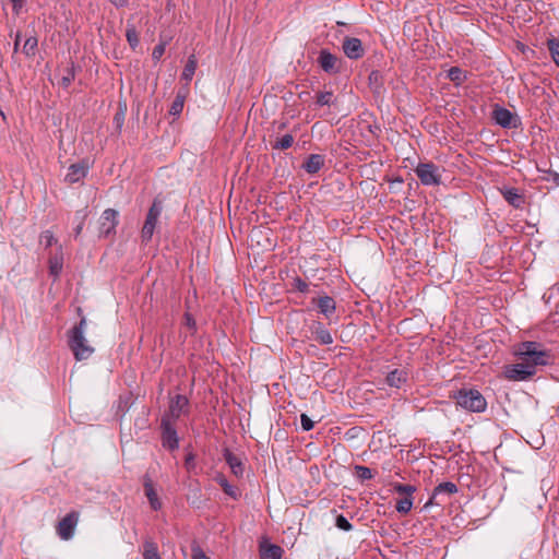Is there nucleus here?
Wrapping results in <instances>:
<instances>
[{
    "instance_id": "49530a36",
    "label": "nucleus",
    "mask_w": 559,
    "mask_h": 559,
    "mask_svg": "<svg viewBox=\"0 0 559 559\" xmlns=\"http://www.w3.org/2000/svg\"><path fill=\"white\" fill-rule=\"evenodd\" d=\"M192 559H210V558L203 552V550L198 545H193L192 546Z\"/></svg>"
},
{
    "instance_id": "423d86ee",
    "label": "nucleus",
    "mask_w": 559,
    "mask_h": 559,
    "mask_svg": "<svg viewBox=\"0 0 559 559\" xmlns=\"http://www.w3.org/2000/svg\"><path fill=\"white\" fill-rule=\"evenodd\" d=\"M160 441L164 449L174 452L179 449V436L176 429V423L169 419H160Z\"/></svg>"
},
{
    "instance_id": "f8f14e48",
    "label": "nucleus",
    "mask_w": 559,
    "mask_h": 559,
    "mask_svg": "<svg viewBox=\"0 0 559 559\" xmlns=\"http://www.w3.org/2000/svg\"><path fill=\"white\" fill-rule=\"evenodd\" d=\"M342 48L345 56L353 60L360 59L365 55L362 43L359 38L356 37H345Z\"/></svg>"
},
{
    "instance_id": "c756f323",
    "label": "nucleus",
    "mask_w": 559,
    "mask_h": 559,
    "mask_svg": "<svg viewBox=\"0 0 559 559\" xmlns=\"http://www.w3.org/2000/svg\"><path fill=\"white\" fill-rule=\"evenodd\" d=\"M37 46H38V39L36 36H29L28 38H26L25 43H24V46H23V53L26 56V57H34L36 55V51H37Z\"/></svg>"
},
{
    "instance_id": "09e8293b",
    "label": "nucleus",
    "mask_w": 559,
    "mask_h": 559,
    "mask_svg": "<svg viewBox=\"0 0 559 559\" xmlns=\"http://www.w3.org/2000/svg\"><path fill=\"white\" fill-rule=\"evenodd\" d=\"M115 7L117 8H121L123 7L127 1L126 0H109Z\"/></svg>"
},
{
    "instance_id": "f704fd0d",
    "label": "nucleus",
    "mask_w": 559,
    "mask_h": 559,
    "mask_svg": "<svg viewBox=\"0 0 559 559\" xmlns=\"http://www.w3.org/2000/svg\"><path fill=\"white\" fill-rule=\"evenodd\" d=\"M127 106L123 105V107L120 105L119 110L114 117L112 123L117 131H120L123 122H124V116H126Z\"/></svg>"
},
{
    "instance_id": "dca6fc26",
    "label": "nucleus",
    "mask_w": 559,
    "mask_h": 559,
    "mask_svg": "<svg viewBox=\"0 0 559 559\" xmlns=\"http://www.w3.org/2000/svg\"><path fill=\"white\" fill-rule=\"evenodd\" d=\"M312 302L317 305L320 313H322L328 319H330L336 311L335 300L328 295L321 296L319 298H312Z\"/></svg>"
},
{
    "instance_id": "f03ea898",
    "label": "nucleus",
    "mask_w": 559,
    "mask_h": 559,
    "mask_svg": "<svg viewBox=\"0 0 559 559\" xmlns=\"http://www.w3.org/2000/svg\"><path fill=\"white\" fill-rule=\"evenodd\" d=\"M85 324L86 321L82 318L80 322L69 331L68 344L76 360L87 359L94 353V348L87 344L84 336Z\"/></svg>"
},
{
    "instance_id": "7ed1b4c3",
    "label": "nucleus",
    "mask_w": 559,
    "mask_h": 559,
    "mask_svg": "<svg viewBox=\"0 0 559 559\" xmlns=\"http://www.w3.org/2000/svg\"><path fill=\"white\" fill-rule=\"evenodd\" d=\"M455 400L457 405L469 412L483 413L487 408L486 399L475 389L460 390L455 395Z\"/></svg>"
},
{
    "instance_id": "c85d7f7f",
    "label": "nucleus",
    "mask_w": 559,
    "mask_h": 559,
    "mask_svg": "<svg viewBox=\"0 0 559 559\" xmlns=\"http://www.w3.org/2000/svg\"><path fill=\"white\" fill-rule=\"evenodd\" d=\"M447 76L455 85H461L466 80V73L459 67L450 68Z\"/></svg>"
},
{
    "instance_id": "39448f33",
    "label": "nucleus",
    "mask_w": 559,
    "mask_h": 559,
    "mask_svg": "<svg viewBox=\"0 0 559 559\" xmlns=\"http://www.w3.org/2000/svg\"><path fill=\"white\" fill-rule=\"evenodd\" d=\"M393 490L401 496L396 499L395 510L399 513L407 514L413 508V493L416 491V487L409 484L396 483Z\"/></svg>"
},
{
    "instance_id": "f257e3e1",
    "label": "nucleus",
    "mask_w": 559,
    "mask_h": 559,
    "mask_svg": "<svg viewBox=\"0 0 559 559\" xmlns=\"http://www.w3.org/2000/svg\"><path fill=\"white\" fill-rule=\"evenodd\" d=\"M515 355L519 362L504 367L503 376L511 381H526L536 374L538 366L550 362V352L538 342H522L519 344Z\"/></svg>"
},
{
    "instance_id": "6ab92c4d",
    "label": "nucleus",
    "mask_w": 559,
    "mask_h": 559,
    "mask_svg": "<svg viewBox=\"0 0 559 559\" xmlns=\"http://www.w3.org/2000/svg\"><path fill=\"white\" fill-rule=\"evenodd\" d=\"M324 165V156L321 154H310L305 163L302 164V169L309 174L314 175L320 171V169Z\"/></svg>"
},
{
    "instance_id": "2eb2a0df",
    "label": "nucleus",
    "mask_w": 559,
    "mask_h": 559,
    "mask_svg": "<svg viewBox=\"0 0 559 559\" xmlns=\"http://www.w3.org/2000/svg\"><path fill=\"white\" fill-rule=\"evenodd\" d=\"M143 489L144 495L147 498L151 508L154 511H158L162 509V501L158 498L157 491L154 487L153 480L148 475H145L143 478Z\"/></svg>"
},
{
    "instance_id": "0eeeda50",
    "label": "nucleus",
    "mask_w": 559,
    "mask_h": 559,
    "mask_svg": "<svg viewBox=\"0 0 559 559\" xmlns=\"http://www.w3.org/2000/svg\"><path fill=\"white\" fill-rule=\"evenodd\" d=\"M492 120L504 129H516L521 126V119L509 109L495 104L492 108Z\"/></svg>"
},
{
    "instance_id": "2f4dec72",
    "label": "nucleus",
    "mask_w": 559,
    "mask_h": 559,
    "mask_svg": "<svg viewBox=\"0 0 559 559\" xmlns=\"http://www.w3.org/2000/svg\"><path fill=\"white\" fill-rule=\"evenodd\" d=\"M197 69V61L194 60L193 56L190 57L183 68L181 78L182 80L190 82L194 75Z\"/></svg>"
},
{
    "instance_id": "473e14b6",
    "label": "nucleus",
    "mask_w": 559,
    "mask_h": 559,
    "mask_svg": "<svg viewBox=\"0 0 559 559\" xmlns=\"http://www.w3.org/2000/svg\"><path fill=\"white\" fill-rule=\"evenodd\" d=\"M185 96L177 94L169 108V114L173 116H179L183 109Z\"/></svg>"
},
{
    "instance_id": "de8ad7c7",
    "label": "nucleus",
    "mask_w": 559,
    "mask_h": 559,
    "mask_svg": "<svg viewBox=\"0 0 559 559\" xmlns=\"http://www.w3.org/2000/svg\"><path fill=\"white\" fill-rule=\"evenodd\" d=\"M185 324L187 328H189L191 331H194L195 330V320L193 319V317L190 314V313H185Z\"/></svg>"
},
{
    "instance_id": "4be33fe9",
    "label": "nucleus",
    "mask_w": 559,
    "mask_h": 559,
    "mask_svg": "<svg viewBox=\"0 0 559 559\" xmlns=\"http://www.w3.org/2000/svg\"><path fill=\"white\" fill-rule=\"evenodd\" d=\"M283 549L275 544H261L260 557L261 559H282Z\"/></svg>"
},
{
    "instance_id": "a211bd4d",
    "label": "nucleus",
    "mask_w": 559,
    "mask_h": 559,
    "mask_svg": "<svg viewBox=\"0 0 559 559\" xmlns=\"http://www.w3.org/2000/svg\"><path fill=\"white\" fill-rule=\"evenodd\" d=\"M223 455H224V459H225L227 465L230 467L231 473L236 477H242L243 472H245V465H243L241 459L238 457L237 455H235L228 449L224 450Z\"/></svg>"
},
{
    "instance_id": "58836bf2",
    "label": "nucleus",
    "mask_w": 559,
    "mask_h": 559,
    "mask_svg": "<svg viewBox=\"0 0 559 559\" xmlns=\"http://www.w3.org/2000/svg\"><path fill=\"white\" fill-rule=\"evenodd\" d=\"M126 36H127L128 43L134 49L139 45V36H138L135 28L133 26L128 27V29L126 32Z\"/></svg>"
},
{
    "instance_id": "c03bdc74",
    "label": "nucleus",
    "mask_w": 559,
    "mask_h": 559,
    "mask_svg": "<svg viewBox=\"0 0 559 559\" xmlns=\"http://www.w3.org/2000/svg\"><path fill=\"white\" fill-rule=\"evenodd\" d=\"M185 467L188 472H191L195 467V455L190 452L186 455Z\"/></svg>"
},
{
    "instance_id": "9d476101",
    "label": "nucleus",
    "mask_w": 559,
    "mask_h": 559,
    "mask_svg": "<svg viewBox=\"0 0 559 559\" xmlns=\"http://www.w3.org/2000/svg\"><path fill=\"white\" fill-rule=\"evenodd\" d=\"M80 513L78 511H71L63 516L56 526L57 535L62 540H69L73 537L76 525L79 523Z\"/></svg>"
},
{
    "instance_id": "1a4fd4ad",
    "label": "nucleus",
    "mask_w": 559,
    "mask_h": 559,
    "mask_svg": "<svg viewBox=\"0 0 559 559\" xmlns=\"http://www.w3.org/2000/svg\"><path fill=\"white\" fill-rule=\"evenodd\" d=\"M189 413V400L182 394H177L171 397L169 402L168 412H166L162 419H169L171 423H177L181 415Z\"/></svg>"
},
{
    "instance_id": "20e7f679",
    "label": "nucleus",
    "mask_w": 559,
    "mask_h": 559,
    "mask_svg": "<svg viewBox=\"0 0 559 559\" xmlns=\"http://www.w3.org/2000/svg\"><path fill=\"white\" fill-rule=\"evenodd\" d=\"M162 211H163L162 202L159 200L155 199L153 201L151 207L148 209L144 225L141 230L142 242L147 243L148 241H151V239L154 235L158 218L162 214Z\"/></svg>"
},
{
    "instance_id": "6e6552de",
    "label": "nucleus",
    "mask_w": 559,
    "mask_h": 559,
    "mask_svg": "<svg viewBox=\"0 0 559 559\" xmlns=\"http://www.w3.org/2000/svg\"><path fill=\"white\" fill-rule=\"evenodd\" d=\"M415 173L424 186H438L441 182L439 168L433 163H419Z\"/></svg>"
},
{
    "instance_id": "5701e85b",
    "label": "nucleus",
    "mask_w": 559,
    "mask_h": 559,
    "mask_svg": "<svg viewBox=\"0 0 559 559\" xmlns=\"http://www.w3.org/2000/svg\"><path fill=\"white\" fill-rule=\"evenodd\" d=\"M504 200L515 209H521L524 204L523 197L515 188H507L502 191Z\"/></svg>"
},
{
    "instance_id": "e433bc0d",
    "label": "nucleus",
    "mask_w": 559,
    "mask_h": 559,
    "mask_svg": "<svg viewBox=\"0 0 559 559\" xmlns=\"http://www.w3.org/2000/svg\"><path fill=\"white\" fill-rule=\"evenodd\" d=\"M292 285H293V288L299 293L306 294V293L310 292L309 283H307L306 281H304L300 277H295Z\"/></svg>"
},
{
    "instance_id": "79ce46f5",
    "label": "nucleus",
    "mask_w": 559,
    "mask_h": 559,
    "mask_svg": "<svg viewBox=\"0 0 559 559\" xmlns=\"http://www.w3.org/2000/svg\"><path fill=\"white\" fill-rule=\"evenodd\" d=\"M300 423L304 431H310L314 426L313 420L306 414H301Z\"/></svg>"
},
{
    "instance_id": "3c124183",
    "label": "nucleus",
    "mask_w": 559,
    "mask_h": 559,
    "mask_svg": "<svg viewBox=\"0 0 559 559\" xmlns=\"http://www.w3.org/2000/svg\"><path fill=\"white\" fill-rule=\"evenodd\" d=\"M10 1L14 4V7H16V5L21 7V0H10Z\"/></svg>"
},
{
    "instance_id": "c9c22d12",
    "label": "nucleus",
    "mask_w": 559,
    "mask_h": 559,
    "mask_svg": "<svg viewBox=\"0 0 559 559\" xmlns=\"http://www.w3.org/2000/svg\"><path fill=\"white\" fill-rule=\"evenodd\" d=\"M355 474L360 480H368L373 477L371 468L362 465L355 466Z\"/></svg>"
},
{
    "instance_id": "b1692460",
    "label": "nucleus",
    "mask_w": 559,
    "mask_h": 559,
    "mask_svg": "<svg viewBox=\"0 0 559 559\" xmlns=\"http://www.w3.org/2000/svg\"><path fill=\"white\" fill-rule=\"evenodd\" d=\"M335 102H336V97L334 96L332 91L318 92L316 94V100L313 104L314 109H317L319 107H324V106H332L335 104Z\"/></svg>"
},
{
    "instance_id": "bb28decb",
    "label": "nucleus",
    "mask_w": 559,
    "mask_h": 559,
    "mask_svg": "<svg viewBox=\"0 0 559 559\" xmlns=\"http://www.w3.org/2000/svg\"><path fill=\"white\" fill-rule=\"evenodd\" d=\"M74 79H75V70H74V63L72 62L63 69V73H62L59 84L63 88H68L71 85V83L74 81Z\"/></svg>"
},
{
    "instance_id": "393cba45",
    "label": "nucleus",
    "mask_w": 559,
    "mask_h": 559,
    "mask_svg": "<svg viewBox=\"0 0 559 559\" xmlns=\"http://www.w3.org/2000/svg\"><path fill=\"white\" fill-rule=\"evenodd\" d=\"M215 480L216 483L222 487L223 491L229 496L230 498L237 500L239 499L240 497V492L238 491V489L236 487H234L233 485H230L228 483V480L226 479V477L222 474L217 475L215 477Z\"/></svg>"
},
{
    "instance_id": "a878e982",
    "label": "nucleus",
    "mask_w": 559,
    "mask_h": 559,
    "mask_svg": "<svg viewBox=\"0 0 559 559\" xmlns=\"http://www.w3.org/2000/svg\"><path fill=\"white\" fill-rule=\"evenodd\" d=\"M143 558L144 559H162L158 552V547L152 539H146L143 544Z\"/></svg>"
},
{
    "instance_id": "a19ab883",
    "label": "nucleus",
    "mask_w": 559,
    "mask_h": 559,
    "mask_svg": "<svg viewBox=\"0 0 559 559\" xmlns=\"http://www.w3.org/2000/svg\"><path fill=\"white\" fill-rule=\"evenodd\" d=\"M40 242H44L46 247H51L57 240L50 230H46L40 235Z\"/></svg>"
},
{
    "instance_id": "a18cd8bd",
    "label": "nucleus",
    "mask_w": 559,
    "mask_h": 559,
    "mask_svg": "<svg viewBox=\"0 0 559 559\" xmlns=\"http://www.w3.org/2000/svg\"><path fill=\"white\" fill-rule=\"evenodd\" d=\"M164 52H165V44L156 45L152 52L153 60L158 61L162 58V56L164 55Z\"/></svg>"
},
{
    "instance_id": "ddd939ff",
    "label": "nucleus",
    "mask_w": 559,
    "mask_h": 559,
    "mask_svg": "<svg viewBox=\"0 0 559 559\" xmlns=\"http://www.w3.org/2000/svg\"><path fill=\"white\" fill-rule=\"evenodd\" d=\"M409 379L408 370L405 368H396L388 372L385 376V383L395 389H401L404 384L407 383Z\"/></svg>"
},
{
    "instance_id": "ea45409f",
    "label": "nucleus",
    "mask_w": 559,
    "mask_h": 559,
    "mask_svg": "<svg viewBox=\"0 0 559 559\" xmlns=\"http://www.w3.org/2000/svg\"><path fill=\"white\" fill-rule=\"evenodd\" d=\"M106 214H107V222H110V224H111L110 227H107V236H108L110 233V229L115 228V226L118 224L119 214L116 210H112V209H107Z\"/></svg>"
},
{
    "instance_id": "412c9836",
    "label": "nucleus",
    "mask_w": 559,
    "mask_h": 559,
    "mask_svg": "<svg viewBox=\"0 0 559 559\" xmlns=\"http://www.w3.org/2000/svg\"><path fill=\"white\" fill-rule=\"evenodd\" d=\"M87 168L83 164H72L68 168L64 180L69 183L79 182L86 176Z\"/></svg>"
},
{
    "instance_id": "7c9ffc66",
    "label": "nucleus",
    "mask_w": 559,
    "mask_h": 559,
    "mask_svg": "<svg viewBox=\"0 0 559 559\" xmlns=\"http://www.w3.org/2000/svg\"><path fill=\"white\" fill-rule=\"evenodd\" d=\"M369 85L373 90L374 93H380L382 90V74L378 70H373L370 72L369 78Z\"/></svg>"
},
{
    "instance_id": "4c0bfd02",
    "label": "nucleus",
    "mask_w": 559,
    "mask_h": 559,
    "mask_svg": "<svg viewBox=\"0 0 559 559\" xmlns=\"http://www.w3.org/2000/svg\"><path fill=\"white\" fill-rule=\"evenodd\" d=\"M335 526L345 532H349L353 530V525L343 514H338L336 516Z\"/></svg>"
},
{
    "instance_id": "37998d69",
    "label": "nucleus",
    "mask_w": 559,
    "mask_h": 559,
    "mask_svg": "<svg viewBox=\"0 0 559 559\" xmlns=\"http://www.w3.org/2000/svg\"><path fill=\"white\" fill-rule=\"evenodd\" d=\"M544 179L546 181H548L549 183H551L552 187H559V174L556 173V171H547L546 173V176L544 177Z\"/></svg>"
},
{
    "instance_id": "9b49d317",
    "label": "nucleus",
    "mask_w": 559,
    "mask_h": 559,
    "mask_svg": "<svg viewBox=\"0 0 559 559\" xmlns=\"http://www.w3.org/2000/svg\"><path fill=\"white\" fill-rule=\"evenodd\" d=\"M457 490L459 488L456 484L452 481L440 483L438 486L435 487L431 497L425 503L424 508L428 509L431 506H442L445 502L443 496H451L453 493H456Z\"/></svg>"
},
{
    "instance_id": "72a5a7b5",
    "label": "nucleus",
    "mask_w": 559,
    "mask_h": 559,
    "mask_svg": "<svg viewBox=\"0 0 559 559\" xmlns=\"http://www.w3.org/2000/svg\"><path fill=\"white\" fill-rule=\"evenodd\" d=\"M548 49L550 51L554 62L559 67V39L550 38L547 41Z\"/></svg>"
},
{
    "instance_id": "4468645a",
    "label": "nucleus",
    "mask_w": 559,
    "mask_h": 559,
    "mask_svg": "<svg viewBox=\"0 0 559 559\" xmlns=\"http://www.w3.org/2000/svg\"><path fill=\"white\" fill-rule=\"evenodd\" d=\"M318 64L326 73H337V58L331 53L328 49H322L318 57Z\"/></svg>"
},
{
    "instance_id": "cd10ccee",
    "label": "nucleus",
    "mask_w": 559,
    "mask_h": 559,
    "mask_svg": "<svg viewBox=\"0 0 559 559\" xmlns=\"http://www.w3.org/2000/svg\"><path fill=\"white\" fill-rule=\"evenodd\" d=\"M293 144H294V136L292 134H285L278 139H276V141H274L273 143H271V146L273 150L284 151V150L292 147Z\"/></svg>"
},
{
    "instance_id": "aec40b11",
    "label": "nucleus",
    "mask_w": 559,
    "mask_h": 559,
    "mask_svg": "<svg viewBox=\"0 0 559 559\" xmlns=\"http://www.w3.org/2000/svg\"><path fill=\"white\" fill-rule=\"evenodd\" d=\"M312 333L314 334L316 341L321 345H330L333 343V337L330 331L319 321L313 322Z\"/></svg>"
},
{
    "instance_id": "f3484780",
    "label": "nucleus",
    "mask_w": 559,
    "mask_h": 559,
    "mask_svg": "<svg viewBox=\"0 0 559 559\" xmlns=\"http://www.w3.org/2000/svg\"><path fill=\"white\" fill-rule=\"evenodd\" d=\"M49 274L56 281L63 269V252L61 247L53 253L50 254L48 260Z\"/></svg>"
},
{
    "instance_id": "8fccbe9b",
    "label": "nucleus",
    "mask_w": 559,
    "mask_h": 559,
    "mask_svg": "<svg viewBox=\"0 0 559 559\" xmlns=\"http://www.w3.org/2000/svg\"><path fill=\"white\" fill-rule=\"evenodd\" d=\"M20 38H21V35H20V33H17L16 37H15V41H14V52H16L19 49Z\"/></svg>"
},
{
    "instance_id": "603ef678",
    "label": "nucleus",
    "mask_w": 559,
    "mask_h": 559,
    "mask_svg": "<svg viewBox=\"0 0 559 559\" xmlns=\"http://www.w3.org/2000/svg\"><path fill=\"white\" fill-rule=\"evenodd\" d=\"M81 229H82V226H81V225H79V226L76 227V229H75V234H76V235H79V234L81 233Z\"/></svg>"
}]
</instances>
